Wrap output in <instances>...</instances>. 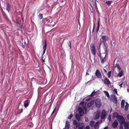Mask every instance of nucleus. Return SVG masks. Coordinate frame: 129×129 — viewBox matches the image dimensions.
Segmentation results:
<instances>
[{
    "label": "nucleus",
    "instance_id": "obj_1",
    "mask_svg": "<svg viewBox=\"0 0 129 129\" xmlns=\"http://www.w3.org/2000/svg\"><path fill=\"white\" fill-rule=\"evenodd\" d=\"M84 104V102H82L80 103L79 105L78 110L81 116H82L83 114H85L86 112L87 109L85 107H83Z\"/></svg>",
    "mask_w": 129,
    "mask_h": 129
},
{
    "label": "nucleus",
    "instance_id": "obj_2",
    "mask_svg": "<svg viewBox=\"0 0 129 129\" xmlns=\"http://www.w3.org/2000/svg\"><path fill=\"white\" fill-rule=\"evenodd\" d=\"M102 43V41H101L99 43V47L98 49V52L97 53V54L100 57L101 60V62L103 64L104 63L105 60V54H103L104 55V56H101L100 46Z\"/></svg>",
    "mask_w": 129,
    "mask_h": 129
},
{
    "label": "nucleus",
    "instance_id": "obj_3",
    "mask_svg": "<svg viewBox=\"0 0 129 129\" xmlns=\"http://www.w3.org/2000/svg\"><path fill=\"white\" fill-rule=\"evenodd\" d=\"M73 124L74 125H76V128L75 129H83L84 127V124L83 123H78L76 120H74Z\"/></svg>",
    "mask_w": 129,
    "mask_h": 129
},
{
    "label": "nucleus",
    "instance_id": "obj_4",
    "mask_svg": "<svg viewBox=\"0 0 129 129\" xmlns=\"http://www.w3.org/2000/svg\"><path fill=\"white\" fill-rule=\"evenodd\" d=\"M90 99H86L87 102H86L85 105V107H91L93 105L94 103V101L93 100H91L89 102Z\"/></svg>",
    "mask_w": 129,
    "mask_h": 129
},
{
    "label": "nucleus",
    "instance_id": "obj_5",
    "mask_svg": "<svg viewBox=\"0 0 129 129\" xmlns=\"http://www.w3.org/2000/svg\"><path fill=\"white\" fill-rule=\"evenodd\" d=\"M115 117H116L117 120L118 121L120 125L123 124L125 122V119L122 116L118 115Z\"/></svg>",
    "mask_w": 129,
    "mask_h": 129
},
{
    "label": "nucleus",
    "instance_id": "obj_6",
    "mask_svg": "<svg viewBox=\"0 0 129 129\" xmlns=\"http://www.w3.org/2000/svg\"><path fill=\"white\" fill-rule=\"evenodd\" d=\"M90 49L91 53L93 56L96 55V50L95 46L93 44H91L90 45Z\"/></svg>",
    "mask_w": 129,
    "mask_h": 129
},
{
    "label": "nucleus",
    "instance_id": "obj_7",
    "mask_svg": "<svg viewBox=\"0 0 129 129\" xmlns=\"http://www.w3.org/2000/svg\"><path fill=\"white\" fill-rule=\"evenodd\" d=\"M95 104L97 108H100L101 106V100L99 99H96L95 101Z\"/></svg>",
    "mask_w": 129,
    "mask_h": 129
},
{
    "label": "nucleus",
    "instance_id": "obj_8",
    "mask_svg": "<svg viewBox=\"0 0 129 129\" xmlns=\"http://www.w3.org/2000/svg\"><path fill=\"white\" fill-rule=\"evenodd\" d=\"M101 38L102 39L103 42L104 44L108 40V37L105 36H103L101 37Z\"/></svg>",
    "mask_w": 129,
    "mask_h": 129
},
{
    "label": "nucleus",
    "instance_id": "obj_9",
    "mask_svg": "<svg viewBox=\"0 0 129 129\" xmlns=\"http://www.w3.org/2000/svg\"><path fill=\"white\" fill-rule=\"evenodd\" d=\"M106 112L104 110H103L102 112L101 115V118L102 119H103L105 118L106 116Z\"/></svg>",
    "mask_w": 129,
    "mask_h": 129
},
{
    "label": "nucleus",
    "instance_id": "obj_10",
    "mask_svg": "<svg viewBox=\"0 0 129 129\" xmlns=\"http://www.w3.org/2000/svg\"><path fill=\"white\" fill-rule=\"evenodd\" d=\"M123 124H124V129H129V122L125 121Z\"/></svg>",
    "mask_w": 129,
    "mask_h": 129
},
{
    "label": "nucleus",
    "instance_id": "obj_11",
    "mask_svg": "<svg viewBox=\"0 0 129 129\" xmlns=\"http://www.w3.org/2000/svg\"><path fill=\"white\" fill-rule=\"evenodd\" d=\"M95 75L97 76L99 78H101L102 76L101 74V73L98 70H97L95 72Z\"/></svg>",
    "mask_w": 129,
    "mask_h": 129
},
{
    "label": "nucleus",
    "instance_id": "obj_12",
    "mask_svg": "<svg viewBox=\"0 0 129 129\" xmlns=\"http://www.w3.org/2000/svg\"><path fill=\"white\" fill-rule=\"evenodd\" d=\"M103 50H104V52L103 53L101 54V56H104L103 54H105V57L106 55V54L108 53V52H107V50L106 47H104L103 48Z\"/></svg>",
    "mask_w": 129,
    "mask_h": 129
},
{
    "label": "nucleus",
    "instance_id": "obj_13",
    "mask_svg": "<svg viewBox=\"0 0 129 129\" xmlns=\"http://www.w3.org/2000/svg\"><path fill=\"white\" fill-rule=\"evenodd\" d=\"M104 83L107 84L109 85L111 84V82L106 77H105V79L104 80Z\"/></svg>",
    "mask_w": 129,
    "mask_h": 129
},
{
    "label": "nucleus",
    "instance_id": "obj_14",
    "mask_svg": "<svg viewBox=\"0 0 129 129\" xmlns=\"http://www.w3.org/2000/svg\"><path fill=\"white\" fill-rule=\"evenodd\" d=\"M30 103V101L29 99L24 101V104L25 107L26 108L28 106L29 104Z\"/></svg>",
    "mask_w": 129,
    "mask_h": 129
},
{
    "label": "nucleus",
    "instance_id": "obj_15",
    "mask_svg": "<svg viewBox=\"0 0 129 129\" xmlns=\"http://www.w3.org/2000/svg\"><path fill=\"white\" fill-rule=\"evenodd\" d=\"M118 124V121L116 120H115L114 122L112 124V125L114 128H116Z\"/></svg>",
    "mask_w": 129,
    "mask_h": 129
},
{
    "label": "nucleus",
    "instance_id": "obj_16",
    "mask_svg": "<svg viewBox=\"0 0 129 129\" xmlns=\"http://www.w3.org/2000/svg\"><path fill=\"white\" fill-rule=\"evenodd\" d=\"M70 123V122L67 121L66 122L65 127L63 129H69Z\"/></svg>",
    "mask_w": 129,
    "mask_h": 129
},
{
    "label": "nucleus",
    "instance_id": "obj_17",
    "mask_svg": "<svg viewBox=\"0 0 129 129\" xmlns=\"http://www.w3.org/2000/svg\"><path fill=\"white\" fill-rule=\"evenodd\" d=\"M47 45L46 43V40L45 41V44L43 46V55H44V54H45L46 50V46H47Z\"/></svg>",
    "mask_w": 129,
    "mask_h": 129
},
{
    "label": "nucleus",
    "instance_id": "obj_18",
    "mask_svg": "<svg viewBox=\"0 0 129 129\" xmlns=\"http://www.w3.org/2000/svg\"><path fill=\"white\" fill-rule=\"evenodd\" d=\"M101 114V112L100 111H98L96 113V115L94 117L95 119H98L100 117V115Z\"/></svg>",
    "mask_w": 129,
    "mask_h": 129
},
{
    "label": "nucleus",
    "instance_id": "obj_19",
    "mask_svg": "<svg viewBox=\"0 0 129 129\" xmlns=\"http://www.w3.org/2000/svg\"><path fill=\"white\" fill-rule=\"evenodd\" d=\"M125 101L124 100H122L121 103V107L122 108H124V107Z\"/></svg>",
    "mask_w": 129,
    "mask_h": 129
},
{
    "label": "nucleus",
    "instance_id": "obj_20",
    "mask_svg": "<svg viewBox=\"0 0 129 129\" xmlns=\"http://www.w3.org/2000/svg\"><path fill=\"white\" fill-rule=\"evenodd\" d=\"M125 110L127 111L128 110L129 107V104L127 102H125Z\"/></svg>",
    "mask_w": 129,
    "mask_h": 129
},
{
    "label": "nucleus",
    "instance_id": "obj_21",
    "mask_svg": "<svg viewBox=\"0 0 129 129\" xmlns=\"http://www.w3.org/2000/svg\"><path fill=\"white\" fill-rule=\"evenodd\" d=\"M99 121H97L95 124L94 126L95 129H98L99 128Z\"/></svg>",
    "mask_w": 129,
    "mask_h": 129
},
{
    "label": "nucleus",
    "instance_id": "obj_22",
    "mask_svg": "<svg viewBox=\"0 0 129 129\" xmlns=\"http://www.w3.org/2000/svg\"><path fill=\"white\" fill-rule=\"evenodd\" d=\"M123 72L122 70H121V71H119V73L117 75L118 76H119V77H121L123 75Z\"/></svg>",
    "mask_w": 129,
    "mask_h": 129
},
{
    "label": "nucleus",
    "instance_id": "obj_23",
    "mask_svg": "<svg viewBox=\"0 0 129 129\" xmlns=\"http://www.w3.org/2000/svg\"><path fill=\"white\" fill-rule=\"evenodd\" d=\"M22 105L21 104H19L18 108V110H20L21 111V112H20L21 113L22 112V111L23 109L22 108Z\"/></svg>",
    "mask_w": 129,
    "mask_h": 129
},
{
    "label": "nucleus",
    "instance_id": "obj_24",
    "mask_svg": "<svg viewBox=\"0 0 129 129\" xmlns=\"http://www.w3.org/2000/svg\"><path fill=\"white\" fill-rule=\"evenodd\" d=\"M10 7V5L8 3L7 5L6 10L8 11L9 13V12Z\"/></svg>",
    "mask_w": 129,
    "mask_h": 129
},
{
    "label": "nucleus",
    "instance_id": "obj_25",
    "mask_svg": "<svg viewBox=\"0 0 129 129\" xmlns=\"http://www.w3.org/2000/svg\"><path fill=\"white\" fill-rule=\"evenodd\" d=\"M47 23L48 24V25H52L51 24V22H52V19L51 18H49V19H48L47 20Z\"/></svg>",
    "mask_w": 129,
    "mask_h": 129
},
{
    "label": "nucleus",
    "instance_id": "obj_26",
    "mask_svg": "<svg viewBox=\"0 0 129 129\" xmlns=\"http://www.w3.org/2000/svg\"><path fill=\"white\" fill-rule=\"evenodd\" d=\"M75 117L76 119L78 121H79L80 120V117L78 114H77L76 115Z\"/></svg>",
    "mask_w": 129,
    "mask_h": 129
},
{
    "label": "nucleus",
    "instance_id": "obj_27",
    "mask_svg": "<svg viewBox=\"0 0 129 129\" xmlns=\"http://www.w3.org/2000/svg\"><path fill=\"white\" fill-rule=\"evenodd\" d=\"M112 2V1H109L106 2V3L108 5V6H109L111 4Z\"/></svg>",
    "mask_w": 129,
    "mask_h": 129
},
{
    "label": "nucleus",
    "instance_id": "obj_28",
    "mask_svg": "<svg viewBox=\"0 0 129 129\" xmlns=\"http://www.w3.org/2000/svg\"><path fill=\"white\" fill-rule=\"evenodd\" d=\"M111 98H113L114 99L115 101V103H117V99L115 97V96L114 95H112L111 96Z\"/></svg>",
    "mask_w": 129,
    "mask_h": 129
},
{
    "label": "nucleus",
    "instance_id": "obj_29",
    "mask_svg": "<svg viewBox=\"0 0 129 129\" xmlns=\"http://www.w3.org/2000/svg\"><path fill=\"white\" fill-rule=\"evenodd\" d=\"M100 27V24L99 23V22H98L97 24V26L96 28V32H97L99 31V27Z\"/></svg>",
    "mask_w": 129,
    "mask_h": 129
},
{
    "label": "nucleus",
    "instance_id": "obj_30",
    "mask_svg": "<svg viewBox=\"0 0 129 129\" xmlns=\"http://www.w3.org/2000/svg\"><path fill=\"white\" fill-rule=\"evenodd\" d=\"M95 123V122L94 121H92L90 123V125L91 126H93Z\"/></svg>",
    "mask_w": 129,
    "mask_h": 129
},
{
    "label": "nucleus",
    "instance_id": "obj_31",
    "mask_svg": "<svg viewBox=\"0 0 129 129\" xmlns=\"http://www.w3.org/2000/svg\"><path fill=\"white\" fill-rule=\"evenodd\" d=\"M105 93V94L107 96L108 98H109V95L108 92H107V91H104Z\"/></svg>",
    "mask_w": 129,
    "mask_h": 129
},
{
    "label": "nucleus",
    "instance_id": "obj_32",
    "mask_svg": "<svg viewBox=\"0 0 129 129\" xmlns=\"http://www.w3.org/2000/svg\"><path fill=\"white\" fill-rule=\"evenodd\" d=\"M122 83H123V86L124 87H125L127 86V83L126 82H122Z\"/></svg>",
    "mask_w": 129,
    "mask_h": 129
},
{
    "label": "nucleus",
    "instance_id": "obj_33",
    "mask_svg": "<svg viewBox=\"0 0 129 129\" xmlns=\"http://www.w3.org/2000/svg\"><path fill=\"white\" fill-rule=\"evenodd\" d=\"M73 117V115L72 114H70L68 117V118L71 119Z\"/></svg>",
    "mask_w": 129,
    "mask_h": 129
},
{
    "label": "nucleus",
    "instance_id": "obj_34",
    "mask_svg": "<svg viewBox=\"0 0 129 129\" xmlns=\"http://www.w3.org/2000/svg\"><path fill=\"white\" fill-rule=\"evenodd\" d=\"M111 71H110L107 74V75L108 76L109 78H110L111 77Z\"/></svg>",
    "mask_w": 129,
    "mask_h": 129
},
{
    "label": "nucleus",
    "instance_id": "obj_35",
    "mask_svg": "<svg viewBox=\"0 0 129 129\" xmlns=\"http://www.w3.org/2000/svg\"><path fill=\"white\" fill-rule=\"evenodd\" d=\"M96 92H95L94 90L91 93V94L90 95V96L92 97L95 94Z\"/></svg>",
    "mask_w": 129,
    "mask_h": 129
},
{
    "label": "nucleus",
    "instance_id": "obj_36",
    "mask_svg": "<svg viewBox=\"0 0 129 129\" xmlns=\"http://www.w3.org/2000/svg\"><path fill=\"white\" fill-rule=\"evenodd\" d=\"M33 125V124L32 122L29 123L28 124V126L30 127H32Z\"/></svg>",
    "mask_w": 129,
    "mask_h": 129
},
{
    "label": "nucleus",
    "instance_id": "obj_37",
    "mask_svg": "<svg viewBox=\"0 0 129 129\" xmlns=\"http://www.w3.org/2000/svg\"><path fill=\"white\" fill-rule=\"evenodd\" d=\"M43 17V14H40L39 16V17L40 19H42V18Z\"/></svg>",
    "mask_w": 129,
    "mask_h": 129
},
{
    "label": "nucleus",
    "instance_id": "obj_38",
    "mask_svg": "<svg viewBox=\"0 0 129 129\" xmlns=\"http://www.w3.org/2000/svg\"><path fill=\"white\" fill-rule=\"evenodd\" d=\"M114 91L115 92L116 94L118 95L117 94V89L115 88H114Z\"/></svg>",
    "mask_w": 129,
    "mask_h": 129
},
{
    "label": "nucleus",
    "instance_id": "obj_39",
    "mask_svg": "<svg viewBox=\"0 0 129 129\" xmlns=\"http://www.w3.org/2000/svg\"><path fill=\"white\" fill-rule=\"evenodd\" d=\"M117 67L119 70H121V67L119 65L117 64Z\"/></svg>",
    "mask_w": 129,
    "mask_h": 129
},
{
    "label": "nucleus",
    "instance_id": "obj_40",
    "mask_svg": "<svg viewBox=\"0 0 129 129\" xmlns=\"http://www.w3.org/2000/svg\"><path fill=\"white\" fill-rule=\"evenodd\" d=\"M85 121L86 122H88V118L86 117H85Z\"/></svg>",
    "mask_w": 129,
    "mask_h": 129
},
{
    "label": "nucleus",
    "instance_id": "obj_41",
    "mask_svg": "<svg viewBox=\"0 0 129 129\" xmlns=\"http://www.w3.org/2000/svg\"><path fill=\"white\" fill-rule=\"evenodd\" d=\"M83 129H84V128ZM84 129H89V127L88 126H87L84 128Z\"/></svg>",
    "mask_w": 129,
    "mask_h": 129
},
{
    "label": "nucleus",
    "instance_id": "obj_42",
    "mask_svg": "<svg viewBox=\"0 0 129 129\" xmlns=\"http://www.w3.org/2000/svg\"><path fill=\"white\" fill-rule=\"evenodd\" d=\"M56 107L54 109V110H53V111L52 112V114H53L54 113V112H55V109H56Z\"/></svg>",
    "mask_w": 129,
    "mask_h": 129
},
{
    "label": "nucleus",
    "instance_id": "obj_43",
    "mask_svg": "<svg viewBox=\"0 0 129 129\" xmlns=\"http://www.w3.org/2000/svg\"><path fill=\"white\" fill-rule=\"evenodd\" d=\"M122 85H123V83H122L119 85V86L120 87H122Z\"/></svg>",
    "mask_w": 129,
    "mask_h": 129
},
{
    "label": "nucleus",
    "instance_id": "obj_44",
    "mask_svg": "<svg viewBox=\"0 0 129 129\" xmlns=\"http://www.w3.org/2000/svg\"><path fill=\"white\" fill-rule=\"evenodd\" d=\"M127 119L129 120V114H128L126 116Z\"/></svg>",
    "mask_w": 129,
    "mask_h": 129
},
{
    "label": "nucleus",
    "instance_id": "obj_45",
    "mask_svg": "<svg viewBox=\"0 0 129 129\" xmlns=\"http://www.w3.org/2000/svg\"><path fill=\"white\" fill-rule=\"evenodd\" d=\"M119 129H123V126H121V125H120V126L119 128Z\"/></svg>",
    "mask_w": 129,
    "mask_h": 129
},
{
    "label": "nucleus",
    "instance_id": "obj_46",
    "mask_svg": "<svg viewBox=\"0 0 129 129\" xmlns=\"http://www.w3.org/2000/svg\"><path fill=\"white\" fill-rule=\"evenodd\" d=\"M69 46L70 47V48H71V42H70V41L69 42Z\"/></svg>",
    "mask_w": 129,
    "mask_h": 129
},
{
    "label": "nucleus",
    "instance_id": "obj_47",
    "mask_svg": "<svg viewBox=\"0 0 129 129\" xmlns=\"http://www.w3.org/2000/svg\"><path fill=\"white\" fill-rule=\"evenodd\" d=\"M108 127H105L104 129H108Z\"/></svg>",
    "mask_w": 129,
    "mask_h": 129
},
{
    "label": "nucleus",
    "instance_id": "obj_48",
    "mask_svg": "<svg viewBox=\"0 0 129 129\" xmlns=\"http://www.w3.org/2000/svg\"><path fill=\"white\" fill-rule=\"evenodd\" d=\"M89 74H88V73H87L86 72V75H89Z\"/></svg>",
    "mask_w": 129,
    "mask_h": 129
},
{
    "label": "nucleus",
    "instance_id": "obj_49",
    "mask_svg": "<svg viewBox=\"0 0 129 129\" xmlns=\"http://www.w3.org/2000/svg\"><path fill=\"white\" fill-rule=\"evenodd\" d=\"M127 92H129V89L128 88L127 89Z\"/></svg>",
    "mask_w": 129,
    "mask_h": 129
},
{
    "label": "nucleus",
    "instance_id": "obj_50",
    "mask_svg": "<svg viewBox=\"0 0 129 129\" xmlns=\"http://www.w3.org/2000/svg\"><path fill=\"white\" fill-rule=\"evenodd\" d=\"M94 26H93V30H92V31H93L94 30Z\"/></svg>",
    "mask_w": 129,
    "mask_h": 129
},
{
    "label": "nucleus",
    "instance_id": "obj_51",
    "mask_svg": "<svg viewBox=\"0 0 129 129\" xmlns=\"http://www.w3.org/2000/svg\"><path fill=\"white\" fill-rule=\"evenodd\" d=\"M117 114V113H115L113 114V115H114V114Z\"/></svg>",
    "mask_w": 129,
    "mask_h": 129
},
{
    "label": "nucleus",
    "instance_id": "obj_52",
    "mask_svg": "<svg viewBox=\"0 0 129 129\" xmlns=\"http://www.w3.org/2000/svg\"><path fill=\"white\" fill-rule=\"evenodd\" d=\"M110 119H111L110 117V118H109V120H110Z\"/></svg>",
    "mask_w": 129,
    "mask_h": 129
},
{
    "label": "nucleus",
    "instance_id": "obj_53",
    "mask_svg": "<svg viewBox=\"0 0 129 129\" xmlns=\"http://www.w3.org/2000/svg\"><path fill=\"white\" fill-rule=\"evenodd\" d=\"M102 81H103V79H102Z\"/></svg>",
    "mask_w": 129,
    "mask_h": 129
}]
</instances>
